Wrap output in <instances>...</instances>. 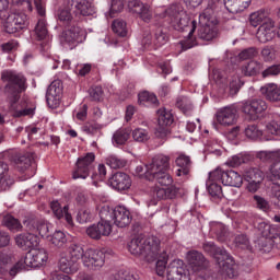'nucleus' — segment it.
<instances>
[{"label":"nucleus","instance_id":"31","mask_svg":"<svg viewBox=\"0 0 280 280\" xmlns=\"http://www.w3.org/2000/svg\"><path fill=\"white\" fill-rule=\"evenodd\" d=\"M36 110V106L30 103H19L11 106L13 117H32Z\"/></svg>","mask_w":280,"mask_h":280},{"label":"nucleus","instance_id":"11","mask_svg":"<svg viewBox=\"0 0 280 280\" xmlns=\"http://www.w3.org/2000/svg\"><path fill=\"white\" fill-rule=\"evenodd\" d=\"M84 40H86V31L79 26L71 27L63 32L61 36V44L63 47H69V49H73V47L84 43Z\"/></svg>","mask_w":280,"mask_h":280},{"label":"nucleus","instance_id":"49","mask_svg":"<svg viewBox=\"0 0 280 280\" xmlns=\"http://www.w3.org/2000/svg\"><path fill=\"white\" fill-rule=\"evenodd\" d=\"M57 19L61 23H69V21L73 19V15L71 14V4H69V0L67 1V5L61 7L57 11Z\"/></svg>","mask_w":280,"mask_h":280},{"label":"nucleus","instance_id":"17","mask_svg":"<svg viewBox=\"0 0 280 280\" xmlns=\"http://www.w3.org/2000/svg\"><path fill=\"white\" fill-rule=\"evenodd\" d=\"M62 97V81L55 80L48 86L46 92V102L50 108H58Z\"/></svg>","mask_w":280,"mask_h":280},{"label":"nucleus","instance_id":"38","mask_svg":"<svg viewBox=\"0 0 280 280\" xmlns=\"http://www.w3.org/2000/svg\"><path fill=\"white\" fill-rule=\"evenodd\" d=\"M250 154L246 152L238 153L229 158L225 162V165H228L229 167H240V165H244V163L250 162Z\"/></svg>","mask_w":280,"mask_h":280},{"label":"nucleus","instance_id":"29","mask_svg":"<svg viewBox=\"0 0 280 280\" xmlns=\"http://www.w3.org/2000/svg\"><path fill=\"white\" fill-rule=\"evenodd\" d=\"M59 270L66 275L78 272V262H75L67 253L61 252L59 256Z\"/></svg>","mask_w":280,"mask_h":280},{"label":"nucleus","instance_id":"25","mask_svg":"<svg viewBox=\"0 0 280 280\" xmlns=\"http://www.w3.org/2000/svg\"><path fill=\"white\" fill-rule=\"evenodd\" d=\"M256 36L259 43H269L275 38V21L267 20L264 24L258 27Z\"/></svg>","mask_w":280,"mask_h":280},{"label":"nucleus","instance_id":"9","mask_svg":"<svg viewBox=\"0 0 280 280\" xmlns=\"http://www.w3.org/2000/svg\"><path fill=\"white\" fill-rule=\"evenodd\" d=\"M210 178L213 180H220L222 185H225L228 187H242L244 184V178L240 173L235 171H228L224 172L222 168H215L211 172Z\"/></svg>","mask_w":280,"mask_h":280},{"label":"nucleus","instance_id":"48","mask_svg":"<svg viewBox=\"0 0 280 280\" xmlns=\"http://www.w3.org/2000/svg\"><path fill=\"white\" fill-rule=\"evenodd\" d=\"M48 242L57 248H62L67 244V234L62 231H56L51 236L48 237Z\"/></svg>","mask_w":280,"mask_h":280},{"label":"nucleus","instance_id":"16","mask_svg":"<svg viewBox=\"0 0 280 280\" xmlns=\"http://www.w3.org/2000/svg\"><path fill=\"white\" fill-rule=\"evenodd\" d=\"M268 108V105L264 100L255 98L249 102L243 103L242 110L249 119H258L259 115Z\"/></svg>","mask_w":280,"mask_h":280},{"label":"nucleus","instance_id":"12","mask_svg":"<svg viewBox=\"0 0 280 280\" xmlns=\"http://www.w3.org/2000/svg\"><path fill=\"white\" fill-rule=\"evenodd\" d=\"M93 161H95L94 153H88L85 156L79 158L77 168L72 173V178L74 180H78V178H82L83 180L89 178L91 170H93Z\"/></svg>","mask_w":280,"mask_h":280},{"label":"nucleus","instance_id":"50","mask_svg":"<svg viewBox=\"0 0 280 280\" xmlns=\"http://www.w3.org/2000/svg\"><path fill=\"white\" fill-rule=\"evenodd\" d=\"M98 226V233H101V237H108L110 233H113V224H110V219H103L96 223Z\"/></svg>","mask_w":280,"mask_h":280},{"label":"nucleus","instance_id":"7","mask_svg":"<svg viewBox=\"0 0 280 280\" xmlns=\"http://www.w3.org/2000/svg\"><path fill=\"white\" fill-rule=\"evenodd\" d=\"M203 250L213 257L218 266L221 267L224 272H229L231 266L235 264V260H233V257H231L226 249L215 247V244L212 242L205 243Z\"/></svg>","mask_w":280,"mask_h":280},{"label":"nucleus","instance_id":"62","mask_svg":"<svg viewBox=\"0 0 280 280\" xmlns=\"http://www.w3.org/2000/svg\"><path fill=\"white\" fill-rule=\"evenodd\" d=\"M167 43V35L163 32V30L159 28L155 33L154 44L158 47H163Z\"/></svg>","mask_w":280,"mask_h":280},{"label":"nucleus","instance_id":"64","mask_svg":"<svg viewBox=\"0 0 280 280\" xmlns=\"http://www.w3.org/2000/svg\"><path fill=\"white\" fill-rule=\"evenodd\" d=\"M234 245L237 248H246V246H248V237H246L244 234H237L234 237Z\"/></svg>","mask_w":280,"mask_h":280},{"label":"nucleus","instance_id":"56","mask_svg":"<svg viewBox=\"0 0 280 280\" xmlns=\"http://www.w3.org/2000/svg\"><path fill=\"white\" fill-rule=\"evenodd\" d=\"M266 132L280 137V119L271 120L266 124Z\"/></svg>","mask_w":280,"mask_h":280},{"label":"nucleus","instance_id":"22","mask_svg":"<svg viewBox=\"0 0 280 280\" xmlns=\"http://www.w3.org/2000/svg\"><path fill=\"white\" fill-rule=\"evenodd\" d=\"M186 258L189 269L192 272H200V270H205V268L209 266V262L207 261V259H205L202 253H199L197 250L188 252Z\"/></svg>","mask_w":280,"mask_h":280},{"label":"nucleus","instance_id":"37","mask_svg":"<svg viewBox=\"0 0 280 280\" xmlns=\"http://www.w3.org/2000/svg\"><path fill=\"white\" fill-rule=\"evenodd\" d=\"M112 30L114 34H117V36H120L121 38L130 36V28L128 27V23L121 19H117L113 22Z\"/></svg>","mask_w":280,"mask_h":280},{"label":"nucleus","instance_id":"33","mask_svg":"<svg viewBox=\"0 0 280 280\" xmlns=\"http://www.w3.org/2000/svg\"><path fill=\"white\" fill-rule=\"evenodd\" d=\"M260 93L269 102H280V85L269 83L260 89Z\"/></svg>","mask_w":280,"mask_h":280},{"label":"nucleus","instance_id":"2","mask_svg":"<svg viewBox=\"0 0 280 280\" xmlns=\"http://www.w3.org/2000/svg\"><path fill=\"white\" fill-rule=\"evenodd\" d=\"M161 247V241L156 236H138L130 241L128 250L135 257L144 259V261H154Z\"/></svg>","mask_w":280,"mask_h":280},{"label":"nucleus","instance_id":"20","mask_svg":"<svg viewBox=\"0 0 280 280\" xmlns=\"http://www.w3.org/2000/svg\"><path fill=\"white\" fill-rule=\"evenodd\" d=\"M128 8L130 12L138 14L139 19L144 21V23L152 21V9H150V5L143 4L139 0H131L128 2Z\"/></svg>","mask_w":280,"mask_h":280},{"label":"nucleus","instance_id":"8","mask_svg":"<svg viewBox=\"0 0 280 280\" xmlns=\"http://www.w3.org/2000/svg\"><path fill=\"white\" fill-rule=\"evenodd\" d=\"M211 9H206L199 15L200 28L198 31V36L201 40H213L218 36V30L215 28L214 23L215 19L211 16Z\"/></svg>","mask_w":280,"mask_h":280},{"label":"nucleus","instance_id":"55","mask_svg":"<svg viewBox=\"0 0 280 280\" xmlns=\"http://www.w3.org/2000/svg\"><path fill=\"white\" fill-rule=\"evenodd\" d=\"M93 220V213L89 209H81L77 214V222L79 224H86V222H91Z\"/></svg>","mask_w":280,"mask_h":280},{"label":"nucleus","instance_id":"43","mask_svg":"<svg viewBox=\"0 0 280 280\" xmlns=\"http://www.w3.org/2000/svg\"><path fill=\"white\" fill-rule=\"evenodd\" d=\"M158 122L159 126H162V128H166V126H172L174 124V116L172 115V112L160 108L158 110Z\"/></svg>","mask_w":280,"mask_h":280},{"label":"nucleus","instance_id":"4","mask_svg":"<svg viewBox=\"0 0 280 280\" xmlns=\"http://www.w3.org/2000/svg\"><path fill=\"white\" fill-rule=\"evenodd\" d=\"M97 210L100 218L114 222L119 229H126L132 222L130 210H127L124 206L113 209L107 203H103L101 207H97Z\"/></svg>","mask_w":280,"mask_h":280},{"label":"nucleus","instance_id":"52","mask_svg":"<svg viewBox=\"0 0 280 280\" xmlns=\"http://www.w3.org/2000/svg\"><path fill=\"white\" fill-rule=\"evenodd\" d=\"M133 141L145 143L150 139V133L143 128H136L131 132Z\"/></svg>","mask_w":280,"mask_h":280},{"label":"nucleus","instance_id":"28","mask_svg":"<svg viewBox=\"0 0 280 280\" xmlns=\"http://www.w3.org/2000/svg\"><path fill=\"white\" fill-rule=\"evenodd\" d=\"M177 194H178V188H176L175 186H171V187L155 186L152 189V196L153 198H158V200H173V198H176Z\"/></svg>","mask_w":280,"mask_h":280},{"label":"nucleus","instance_id":"26","mask_svg":"<svg viewBox=\"0 0 280 280\" xmlns=\"http://www.w3.org/2000/svg\"><path fill=\"white\" fill-rule=\"evenodd\" d=\"M110 185L114 189H118V191H126V189H130L132 186V179H130L128 174L118 172L112 176Z\"/></svg>","mask_w":280,"mask_h":280},{"label":"nucleus","instance_id":"63","mask_svg":"<svg viewBox=\"0 0 280 280\" xmlns=\"http://www.w3.org/2000/svg\"><path fill=\"white\" fill-rule=\"evenodd\" d=\"M257 56V49L247 48L238 54V58L241 60H250V58H255Z\"/></svg>","mask_w":280,"mask_h":280},{"label":"nucleus","instance_id":"39","mask_svg":"<svg viewBox=\"0 0 280 280\" xmlns=\"http://www.w3.org/2000/svg\"><path fill=\"white\" fill-rule=\"evenodd\" d=\"M49 36V31L47 30V21L45 18H42L37 21V24L34 28V37L36 40H45Z\"/></svg>","mask_w":280,"mask_h":280},{"label":"nucleus","instance_id":"53","mask_svg":"<svg viewBox=\"0 0 280 280\" xmlns=\"http://www.w3.org/2000/svg\"><path fill=\"white\" fill-rule=\"evenodd\" d=\"M262 135L264 131H261L256 125H249L245 128V136L247 139L257 140L261 138Z\"/></svg>","mask_w":280,"mask_h":280},{"label":"nucleus","instance_id":"21","mask_svg":"<svg viewBox=\"0 0 280 280\" xmlns=\"http://www.w3.org/2000/svg\"><path fill=\"white\" fill-rule=\"evenodd\" d=\"M15 244L19 248L27 250V248L34 249L40 244V237L34 232L28 231L26 234H20L15 237Z\"/></svg>","mask_w":280,"mask_h":280},{"label":"nucleus","instance_id":"1","mask_svg":"<svg viewBox=\"0 0 280 280\" xmlns=\"http://www.w3.org/2000/svg\"><path fill=\"white\" fill-rule=\"evenodd\" d=\"M160 19H164L166 23H170L177 32H188V35L180 42L184 50L191 49L198 45V40L194 33L196 32V21H190L189 15L183 7L173 4L168 7L163 13L160 14Z\"/></svg>","mask_w":280,"mask_h":280},{"label":"nucleus","instance_id":"27","mask_svg":"<svg viewBox=\"0 0 280 280\" xmlns=\"http://www.w3.org/2000/svg\"><path fill=\"white\" fill-rule=\"evenodd\" d=\"M14 185V178L10 176V166L0 160V191H8Z\"/></svg>","mask_w":280,"mask_h":280},{"label":"nucleus","instance_id":"42","mask_svg":"<svg viewBox=\"0 0 280 280\" xmlns=\"http://www.w3.org/2000/svg\"><path fill=\"white\" fill-rule=\"evenodd\" d=\"M130 139V129H118L112 138L113 145H124Z\"/></svg>","mask_w":280,"mask_h":280},{"label":"nucleus","instance_id":"24","mask_svg":"<svg viewBox=\"0 0 280 280\" xmlns=\"http://www.w3.org/2000/svg\"><path fill=\"white\" fill-rule=\"evenodd\" d=\"M167 280H183L187 279V270L185 269V262L177 259L173 260L167 269Z\"/></svg>","mask_w":280,"mask_h":280},{"label":"nucleus","instance_id":"35","mask_svg":"<svg viewBox=\"0 0 280 280\" xmlns=\"http://www.w3.org/2000/svg\"><path fill=\"white\" fill-rule=\"evenodd\" d=\"M243 178L245 183H250V182H264L265 175L261 170L257 167H248L245 168L243 172Z\"/></svg>","mask_w":280,"mask_h":280},{"label":"nucleus","instance_id":"6","mask_svg":"<svg viewBox=\"0 0 280 280\" xmlns=\"http://www.w3.org/2000/svg\"><path fill=\"white\" fill-rule=\"evenodd\" d=\"M2 24L8 34H16V32L27 30L30 22L25 13L11 11L8 15L2 16Z\"/></svg>","mask_w":280,"mask_h":280},{"label":"nucleus","instance_id":"61","mask_svg":"<svg viewBox=\"0 0 280 280\" xmlns=\"http://www.w3.org/2000/svg\"><path fill=\"white\" fill-rule=\"evenodd\" d=\"M264 185V182H246V186L245 189L246 191H248V194H257V191H259V189H261Z\"/></svg>","mask_w":280,"mask_h":280},{"label":"nucleus","instance_id":"44","mask_svg":"<svg viewBox=\"0 0 280 280\" xmlns=\"http://www.w3.org/2000/svg\"><path fill=\"white\" fill-rule=\"evenodd\" d=\"M138 102L141 104V106H158L159 105V98H156V95L144 91L141 92L138 95Z\"/></svg>","mask_w":280,"mask_h":280},{"label":"nucleus","instance_id":"57","mask_svg":"<svg viewBox=\"0 0 280 280\" xmlns=\"http://www.w3.org/2000/svg\"><path fill=\"white\" fill-rule=\"evenodd\" d=\"M4 226L9 228L10 231H19L21 229V222L18 219H14L12 215H7L3 218Z\"/></svg>","mask_w":280,"mask_h":280},{"label":"nucleus","instance_id":"51","mask_svg":"<svg viewBox=\"0 0 280 280\" xmlns=\"http://www.w3.org/2000/svg\"><path fill=\"white\" fill-rule=\"evenodd\" d=\"M210 232L217 235L219 242H224V237H226V226H224V224L212 222L210 224Z\"/></svg>","mask_w":280,"mask_h":280},{"label":"nucleus","instance_id":"23","mask_svg":"<svg viewBox=\"0 0 280 280\" xmlns=\"http://www.w3.org/2000/svg\"><path fill=\"white\" fill-rule=\"evenodd\" d=\"M68 5L74 9V14L80 16H93L95 7L89 0H68Z\"/></svg>","mask_w":280,"mask_h":280},{"label":"nucleus","instance_id":"5","mask_svg":"<svg viewBox=\"0 0 280 280\" xmlns=\"http://www.w3.org/2000/svg\"><path fill=\"white\" fill-rule=\"evenodd\" d=\"M2 80L3 82H9L7 85V91L13 97V102L19 100V94L23 93L27 89L25 84V77L21 73H16L14 71H3L2 72Z\"/></svg>","mask_w":280,"mask_h":280},{"label":"nucleus","instance_id":"47","mask_svg":"<svg viewBox=\"0 0 280 280\" xmlns=\"http://www.w3.org/2000/svg\"><path fill=\"white\" fill-rule=\"evenodd\" d=\"M264 66L259 61H249L245 67H243L242 72L244 75H257V73L261 72Z\"/></svg>","mask_w":280,"mask_h":280},{"label":"nucleus","instance_id":"32","mask_svg":"<svg viewBox=\"0 0 280 280\" xmlns=\"http://www.w3.org/2000/svg\"><path fill=\"white\" fill-rule=\"evenodd\" d=\"M250 5V0H224V7L231 14L244 12Z\"/></svg>","mask_w":280,"mask_h":280},{"label":"nucleus","instance_id":"30","mask_svg":"<svg viewBox=\"0 0 280 280\" xmlns=\"http://www.w3.org/2000/svg\"><path fill=\"white\" fill-rule=\"evenodd\" d=\"M50 209L54 215L58 220H61V218H65L67 224H69L70 226H73V217H71V213H69V206H65L62 208L59 201H52L50 203Z\"/></svg>","mask_w":280,"mask_h":280},{"label":"nucleus","instance_id":"13","mask_svg":"<svg viewBox=\"0 0 280 280\" xmlns=\"http://www.w3.org/2000/svg\"><path fill=\"white\" fill-rule=\"evenodd\" d=\"M23 259L27 268H40L47 264L49 255L45 248L35 247L28 250Z\"/></svg>","mask_w":280,"mask_h":280},{"label":"nucleus","instance_id":"36","mask_svg":"<svg viewBox=\"0 0 280 280\" xmlns=\"http://www.w3.org/2000/svg\"><path fill=\"white\" fill-rule=\"evenodd\" d=\"M156 261L155 272L159 277H165V272H167V253L161 249L158 252V256L154 258Z\"/></svg>","mask_w":280,"mask_h":280},{"label":"nucleus","instance_id":"15","mask_svg":"<svg viewBox=\"0 0 280 280\" xmlns=\"http://www.w3.org/2000/svg\"><path fill=\"white\" fill-rule=\"evenodd\" d=\"M13 163L19 172L24 174L26 172L27 178H32L36 174V166H34V154L25 153L16 155Z\"/></svg>","mask_w":280,"mask_h":280},{"label":"nucleus","instance_id":"19","mask_svg":"<svg viewBox=\"0 0 280 280\" xmlns=\"http://www.w3.org/2000/svg\"><path fill=\"white\" fill-rule=\"evenodd\" d=\"M268 177L273 182L271 186V196L276 198V205L280 209V162L273 163L269 168Z\"/></svg>","mask_w":280,"mask_h":280},{"label":"nucleus","instance_id":"60","mask_svg":"<svg viewBox=\"0 0 280 280\" xmlns=\"http://www.w3.org/2000/svg\"><path fill=\"white\" fill-rule=\"evenodd\" d=\"M86 235L88 237H91V240H102V234L100 233V228L97 226V223L88 226Z\"/></svg>","mask_w":280,"mask_h":280},{"label":"nucleus","instance_id":"58","mask_svg":"<svg viewBox=\"0 0 280 280\" xmlns=\"http://www.w3.org/2000/svg\"><path fill=\"white\" fill-rule=\"evenodd\" d=\"M27 265L25 264L24 258H21L10 270L9 275L11 277H16L21 270H27Z\"/></svg>","mask_w":280,"mask_h":280},{"label":"nucleus","instance_id":"10","mask_svg":"<svg viewBox=\"0 0 280 280\" xmlns=\"http://www.w3.org/2000/svg\"><path fill=\"white\" fill-rule=\"evenodd\" d=\"M238 110L240 108L235 104L219 108L215 113L217 124L225 128L229 126H235V124H237Z\"/></svg>","mask_w":280,"mask_h":280},{"label":"nucleus","instance_id":"40","mask_svg":"<svg viewBox=\"0 0 280 280\" xmlns=\"http://www.w3.org/2000/svg\"><path fill=\"white\" fill-rule=\"evenodd\" d=\"M270 16H268V13L266 11H256L249 15V23L253 25V27H257L259 25H264V23H268V21H271Z\"/></svg>","mask_w":280,"mask_h":280},{"label":"nucleus","instance_id":"18","mask_svg":"<svg viewBox=\"0 0 280 280\" xmlns=\"http://www.w3.org/2000/svg\"><path fill=\"white\" fill-rule=\"evenodd\" d=\"M24 226L27 231H31V233H38L40 237H46L47 240L49 237V231L52 229L51 223L36 219H28L24 221Z\"/></svg>","mask_w":280,"mask_h":280},{"label":"nucleus","instance_id":"45","mask_svg":"<svg viewBox=\"0 0 280 280\" xmlns=\"http://www.w3.org/2000/svg\"><path fill=\"white\" fill-rule=\"evenodd\" d=\"M105 163L108 165L112 170H121V167H126V160L120 159L119 156L115 154H109L105 158Z\"/></svg>","mask_w":280,"mask_h":280},{"label":"nucleus","instance_id":"46","mask_svg":"<svg viewBox=\"0 0 280 280\" xmlns=\"http://www.w3.org/2000/svg\"><path fill=\"white\" fill-rule=\"evenodd\" d=\"M12 254L8 252H0V277L8 275V266L12 264Z\"/></svg>","mask_w":280,"mask_h":280},{"label":"nucleus","instance_id":"3","mask_svg":"<svg viewBox=\"0 0 280 280\" xmlns=\"http://www.w3.org/2000/svg\"><path fill=\"white\" fill-rule=\"evenodd\" d=\"M168 170L170 156L163 154L155 155L152 162L147 166L145 178H148V180L155 178L161 187H173L172 183H174V179L167 174Z\"/></svg>","mask_w":280,"mask_h":280},{"label":"nucleus","instance_id":"34","mask_svg":"<svg viewBox=\"0 0 280 280\" xmlns=\"http://www.w3.org/2000/svg\"><path fill=\"white\" fill-rule=\"evenodd\" d=\"M220 179L211 178V172L209 173V178L207 180V189L214 200H222L224 198V194L222 192V186H220Z\"/></svg>","mask_w":280,"mask_h":280},{"label":"nucleus","instance_id":"14","mask_svg":"<svg viewBox=\"0 0 280 280\" xmlns=\"http://www.w3.org/2000/svg\"><path fill=\"white\" fill-rule=\"evenodd\" d=\"M106 255L100 249H88L83 255V266L90 270H100L104 266Z\"/></svg>","mask_w":280,"mask_h":280},{"label":"nucleus","instance_id":"41","mask_svg":"<svg viewBox=\"0 0 280 280\" xmlns=\"http://www.w3.org/2000/svg\"><path fill=\"white\" fill-rule=\"evenodd\" d=\"M62 253H67L69 257L73 259L75 264H78L79 259L83 260L84 257V248H82V245L79 244H71L67 249H65Z\"/></svg>","mask_w":280,"mask_h":280},{"label":"nucleus","instance_id":"54","mask_svg":"<svg viewBox=\"0 0 280 280\" xmlns=\"http://www.w3.org/2000/svg\"><path fill=\"white\" fill-rule=\"evenodd\" d=\"M177 107H179V109L183 110V113H185L186 115L191 113L194 108V106L191 105V101H189V98L185 96H180L177 98Z\"/></svg>","mask_w":280,"mask_h":280},{"label":"nucleus","instance_id":"59","mask_svg":"<svg viewBox=\"0 0 280 280\" xmlns=\"http://www.w3.org/2000/svg\"><path fill=\"white\" fill-rule=\"evenodd\" d=\"M124 10V0H112L110 8H109V16L113 19L115 14L121 12Z\"/></svg>","mask_w":280,"mask_h":280}]
</instances>
